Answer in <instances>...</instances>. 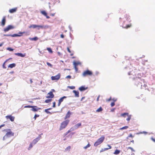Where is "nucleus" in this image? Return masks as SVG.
Here are the masks:
<instances>
[{
    "label": "nucleus",
    "instance_id": "9",
    "mask_svg": "<svg viewBox=\"0 0 155 155\" xmlns=\"http://www.w3.org/2000/svg\"><path fill=\"white\" fill-rule=\"evenodd\" d=\"M48 94L49 95L46 97L47 98H53L54 97V95L53 94V92L52 91H51L49 92L48 93Z\"/></svg>",
    "mask_w": 155,
    "mask_h": 155
},
{
    "label": "nucleus",
    "instance_id": "62",
    "mask_svg": "<svg viewBox=\"0 0 155 155\" xmlns=\"http://www.w3.org/2000/svg\"><path fill=\"white\" fill-rule=\"evenodd\" d=\"M95 74L96 75H97L99 74V72L97 71H96L95 72Z\"/></svg>",
    "mask_w": 155,
    "mask_h": 155
},
{
    "label": "nucleus",
    "instance_id": "33",
    "mask_svg": "<svg viewBox=\"0 0 155 155\" xmlns=\"http://www.w3.org/2000/svg\"><path fill=\"white\" fill-rule=\"evenodd\" d=\"M128 113L127 112L121 114V116L123 117H125L126 116H128Z\"/></svg>",
    "mask_w": 155,
    "mask_h": 155
},
{
    "label": "nucleus",
    "instance_id": "1",
    "mask_svg": "<svg viewBox=\"0 0 155 155\" xmlns=\"http://www.w3.org/2000/svg\"><path fill=\"white\" fill-rule=\"evenodd\" d=\"M105 139V137L104 136H102L101 137L98 139L97 141L94 144V146L95 147H97L100 144L104 141Z\"/></svg>",
    "mask_w": 155,
    "mask_h": 155
},
{
    "label": "nucleus",
    "instance_id": "22",
    "mask_svg": "<svg viewBox=\"0 0 155 155\" xmlns=\"http://www.w3.org/2000/svg\"><path fill=\"white\" fill-rule=\"evenodd\" d=\"M43 29H46L48 28L50 29L51 28V27L48 25H43Z\"/></svg>",
    "mask_w": 155,
    "mask_h": 155
},
{
    "label": "nucleus",
    "instance_id": "44",
    "mask_svg": "<svg viewBox=\"0 0 155 155\" xmlns=\"http://www.w3.org/2000/svg\"><path fill=\"white\" fill-rule=\"evenodd\" d=\"M71 149V147L70 146H69L68 147L65 149V150L67 151V150L70 151V149Z\"/></svg>",
    "mask_w": 155,
    "mask_h": 155
},
{
    "label": "nucleus",
    "instance_id": "19",
    "mask_svg": "<svg viewBox=\"0 0 155 155\" xmlns=\"http://www.w3.org/2000/svg\"><path fill=\"white\" fill-rule=\"evenodd\" d=\"M81 64V63L79 61H74L73 62V65L74 66H77L78 65Z\"/></svg>",
    "mask_w": 155,
    "mask_h": 155
},
{
    "label": "nucleus",
    "instance_id": "42",
    "mask_svg": "<svg viewBox=\"0 0 155 155\" xmlns=\"http://www.w3.org/2000/svg\"><path fill=\"white\" fill-rule=\"evenodd\" d=\"M131 26V24L130 25H127L126 26H125V27L123 26V28H128L130 27Z\"/></svg>",
    "mask_w": 155,
    "mask_h": 155
},
{
    "label": "nucleus",
    "instance_id": "5",
    "mask_svg": "<svg viewBox=\"0 0 155 155\" xmlns=\"http://www.w3.org/2000/svg\"><path fill=\"white\" fill-rule=\"evenodd\" d=\"M14 28L13 26L12 25H9L6 28H4V31L5 32L8 31L9 30L12 29Z\"/></svg>",
    "mask_w": 155,
    "mask_h": 155
},
{
    "label": "nucleus",
    "instance_id": "14",
    "mask_svg": "<svg viewBox=\"0 0 155 155\" xmlns=\"http://www.w3.org/2000/svg\"><path fill=\"white\" fill-rule=\"evenodd\" d=\"M73 92L74 93L75 97H79V92L78 91L73 90Z\"/></svg>",
    "mask_w": 155,
    "mask_h": 155
},
{
    "label": "nucleus",
    "instance_id": "37",
    "mask_svg": "<svg viewBox=\"0 0 155 155\" xmlns=\"http://www.w3.org/2000/svg\"><path fill=\"white\" fill-rule=\"evenodd\" d=\"M128 128V126H125L123 127L122 128H120V130H124V129H126Z\"/></svg>",
    "mask_w": 155,
    "mask_h": 155
},
{
    "label": "nucleus",
    "instance_id": "30",
    "mask_svg": "<svg viewBox=\"0 0 155 155\" xmlns=\"http://www.w3.org/2000/svg\"><path fill=\"white\" fill-rule=\"evenodd\" d=\"M21 36L20 35H18L17 34H14L13 35H11L10 34V36H11L12 37H18V36Z\"/></svg>",
    "mask_w": 155,
    "mask_h": 155
},
{
    "label": "nucleus",
    "instance_id": "32",
    "mask_svg": "<svg viewBox=\"0 0 155 155\" xmlns=\"http://www.w3.org/2000/svg\"><path fill=\"white\" fill-rule=\"evenodd\" d=\"M43 25H37L38 30H39L40 28L43 29Z\"/></svg>",
    "mask_w": 155,
    "mask_h": 155
},
{
    "label": "nucleus",
    "instance_id": "34",
    "mask_svg": "<svg viewBox=\"0 0 155 155\" xmlns=\"http://www.w3.org/2000/svg\"><path fill=\"white\" fill-rule=\"evenodd\" d=\"M52 101L51 99H47L45 100V102L46 103H48Z\"/></svg>",
    "mask_w": 155,
    "mask_h": 155
},
{
    "label": "nucleus",
    "instance_id": "25",
    "mask_svg": "<svg viewBox=\"0 0 155 155\" xmlns=\"http://www.w3.org/2000/svg\"><path fill=\"white\" fill-rule=\"evenodd\" d=\"M10 59H11V58H9L8 59H7L3 63V65H2V67L4 69H5L6 68V67L5 66V63H6V62L8 61V60Z\"/></svg>",
    "mask_w": 155,
    "mask_h": 155
},
{
    "label": "nucleus",
    "instance_id": "50",
    "mask_svg": "<svg viewBox=\"0 0 155 155\" xmlns=\"http://www.w3.org/2000/svg\"><path fill=\"white\" fill-rule=\"evenodd\" d=\"M53 106L52 107H56V102H54L53 103Z\"/></svg>",
    "mask_w": 155,
    "mask_h": 155
},
{
    "label": "nucleus",
    "instance_id": "47",
    "mask_svg": "<svg viewBox=\"0 0 155 155\" xmlns=\"http://www.w3.org/2000/svg\"><path fill=\"white\" fill-rule=\"evenodd\" d=\"M32 107H33V106L28 105H26V106H25L24 107H25V108H32Z\"/></svg>",
    "mask_w": 155,
    "mask_h": 155
},
{
    "label": "nucleus",
    "instance_id": "40",
    "mask_svg": "<svg viewBox=\"0 0 155 155\" xmlns=\"http://www.w3.org/2000/svg\"><path fill=\"white\" fill-rule=\"evenodd\" d=\"M91 145L89 144V143H88L87 146L84 147V149H86L88 147H89Z\"/></svg>",
    "mask_w": 155,
    "mask_h": 155
},
{
    "label": "nucleus",
    "instance_id": "61",
    "mask_svg": "<svg viewBox=\"0 0 155 155\" xmlns=\"http://www.w3.org/2000/svg\"><path fill=\"white\" fill-rule=\"evenodd\" d=\"M61 37L62 38H64V35L62 34L61 35Z\"/></svg>",
    "mask_w": 155,
    "mask_h": 155
},
{
    "label": "nucleus",
    "instance_id": "49",
    "mask_svg": "<svg viewBox=\"0 0 155 155\" xmlns=\"http://www.w3.org/2000/svg\"><path fill=\"white\" fill-rule=\"evenodd\" d=\"M115 105V103L114 102H113L111 103L110 105L111 107H113Z\"/></svg>",
    "mask_w": 155,
    "mask_h": 155
},
{
    "label": "nucleus",
    "instance_id": "58",
    "mask_svg": "<svg viewBox=\"0 0 155 155\" xmlns=\"http://www.w3.org/2000/svg\"><path fill=\"white\" fill-rule=\"evenodd\" d=\"M4 42H3L0 44V47H2L4 44Z\"/></svg>",
    "mask_w": 155,
    "mask_h": 155
},
{
    "label": "nucleus",
    "instance_id": "41",
    "mask_svg": "<svg viewBox=\"0 0 155 155\" xmlns=\"http://www.w3.org/2000/svg\"><path fill=\"white\" fill-rule=\"evenodd\" d=\"M68 87L71 89H74L75 88V87L74 86H68Z\"/></svg>",
    "mask_w": 155,
    "mask_h": 155
},
{
    "label": "nucleus",
    "instance_id": "2",
    "mask_svg": "<svg viewBox=\"0 0 155 155\" xmlns=\"http://www.w3.org/2000/svg\"><path fill=\"white\" fill-rule=\"evenodd\" d=\"M69 122V120H67L63 121L61 124L60 130H61L64 128L67 125Z\"/></svg>",
    "mask_w": 155,
    "mask_h": 155
},
{
    "label": "nucleus",
    "instance_id": "13",
    "mask_svg": "<svg viewBox=\"0 0 155 155\" xmlns=\"http://www.w3.org/2000/svg\"><path fill=\"white\" fill-rule=\"evenodd\" d=\"M5 18H6L5 16L3 17L2 20L1 25L2 26H4L5 25V22H6Z\"/></svg>",
    "mask_w": 155,
    "mask_h": 155
},
{
    "label": "nucleus",
    "instance_id": "60",
    "mask_svg": "<svg viewBox=\"0 0 155 155\" xmlns=\"http://www.w3.org/2000/svg\"><path fill=\"white\" fill-rule=\"evenodd\" d=\"M7 136V135H5L3 138V140H5V137Z\"/></svg>",
    "mask_w": 155,
    "mask_h": 155
},
{
    "label": "nucleus",
    "instance_id": "36",
    "mask_svg": "<svg viewBox=\"0 0 155 155\" xmlns=\"http://www.w3.org/2000/svg\"><path fill=\"white\" fill-rule=\"evenodd\" d=\"M25 32L23 31V32H21L20 31L18 33V35H20L21 36H18V37H21V36L22 35L24 34H25Z\"/></svg>",
    "mask_w": 155,
    "mask_h": 155
},
{
    "label": "nucleus",
    "instance_id": "56",
    "mask_svg": "<svg viewBox=\"0 0 155 155\" xmlns=\"http://www.w3.org/2000/svg\"><path fill=\"white\" fill-rule=\"evenodd\" d=\"M74 69H75V71H78V69L77 68V66H74Z\"/></svg>",
    "mask_w": 155,
    "mask_h": 155
},
{
    "label": "nucleus",
    "instance_id": "15",
    "mask_svg": "<svg viewBox=\"0 0 155 155\" xmlns=\"http://www.w3.org/2000/svg\"><path fill=\"white\" fill-rule=\"evenodd\" d=\"M87 88V87H85L84 86H82L79 87V90L81 91H85Z\"/></svg>",
    "mask_w": 155,
    "mask_h": 155
},
{
    "label": "nucleus",
    "instance_id": "26",
    "mask_svg": "<svg viewBox=\"0 0 155 155\" xmlns=\"http://www.w3.org/2000/svg\"><path fill=\"white\" fill-rule=\"evenodd\" d=\"M120 152V151L119 150L116 149L114 153V154L116 155H117L119 154Z\"/></svg>",
    "mask_w": 155,
    "mask_h": 155
},
{
    "label": "nucleus",
    "instance_id": "55",
    "mask_svg": "<svg viewBox=\"0 0 155 155\" xmlns=\"http://www.w3.org/2000/svg\"><path fill=\"white\" fill-rule=\"evenodd\" d=\"M67 49L69 53H71V51L70 50V49L69 48V47H67Z\"/></svg>",
    "mask_w": 155,
    "mask_h": 155
},
{
    "label": "nucleus",
    "instance_id": "20",
    "mask_svg": "<svg viewBox=\"0 0 155 155\" xmlns=\"http://www.w3.org/2000/svg\"><path fill=\"white\" fill-rule=\"evenodd\" d=\"M16 65V64H15L14 63H12V64H9L8 65V68H13L15 67Z\"/></svg>",
    "mask_w": 155,
    "mask_h": 155
},
{
    "label": "nucleus",
    "instance_id": "21",
    "mask_svg": "<svg viewBox=\"0 0 155 155\" xmlns=\"http://www.w3.org/2000/svg\"><path fill=\"white\" fill-rule=\"evenodd\" d=\"M38 39V38L37 37H35L33 38H29V39L31 41H36Z\"/></svg>",
    "mask_w": 155,
    "mask_h": 155
},
{
    "label": "nucleus",
    "instance_id": "31",
    "mask_svg": "<svg viewBox=\"0 0 155 155\" xmlns=\"http://www.w3.org/2000/svg\"><path fill=\"white\" fill-rule=\"evenodd\" d=\"M47 49L50 53H53V51L51 48H47Z\"/></svg>",
    "mask_w": 155,
    "mask_h": 155
},
{
    "label": "nucleus",
    "instance_id": "43",
    "mask_svg": "<svg viewBox=\"0 0 155 155\" xmlns=\"http://www.w3.org/2000/svg\"><path fill=\"white\" fill-rule=\"evenodd\" d=\"M46 64L48 66L52 68V65L50 63L48 62H47Z\"/></svg>",
    "mask_w": 155,
    "mask_h": 155
},
{
    "label": "nucleus",
    "instance_id": "52",
    "mask_svg": "<svg viewBox=\"0 0 155 155\" xmlns=\"http://www.w3.org/2000/svg\"><path fill=\"white\" fill-rule=\"evenodd\" d=\"M58 55L60 56H62V54L59 52H58Z\"/></svg>",
    "mask_w": 155,
    "mask_h": 155
},
{
    "label": "nucleus",
    "instance_id": "39",
    "mask_svg": "<svg viewBox=\"0 0 155 155\" xmlns=\"http://www.w3.org/2000/svg\"><path fill=\"white\" fill-rule=\"evenodd\" d=\"M34 145H33L32 143H31L29 145V146L28 148V150H30V149H31Z\"/></svg>",
    "mask_w": 155,
    "mask_h": 155
},
{
    "label": "nucleus",
    "instance_id": "27",
    "mask_svg": "<svg viewBox=\"0 0 155 155\" xmlns=\"http://www.w3.org/2000/svg\"><path fill=\"white\" fill-rule=\"evenodd\" d=\"M41 13L43 15L45 16H46V15L47 14L46 12L44 10L41 11Z\"/></svg>",
    "mask_w": 155,
    "mask_h": 155
},
{
    "label": "nucleus",
    "instance_id": "63",
    "mask_svg": "<svg viewBox=\"0 0 155 155\" xmlns=\"http://www.w3.org/2000/svg\"><path fill=\"white\" fill-rule=\"evenodd\" d=\"M5 126V124H3L0 126V128H1L2 127H4Z\"/></svg>",
    "mask_w": 155,
    "mask_h": 155
},
{
    "label": "nucleus",
    "instance_id": "18",
    "mask_svg": "<svg viewBox=\"0 0 155 155\" xmlns=\"http://www.w3.org/2000/svg\"><path fill=\"white\" fill-rule=\"evenodd\" d=\"M81 126V123H78L76 124L74 126V129H76L78 128L79 127Z\"/></svg>",
    "mask_w": 155,
    "mask_h": 155
},
{
    "label": "nucleus",
    "instance_id": "6",
    "mask_svg": "<svg viewBox=\"0 0 155 155\" xmlns=\"http://www.w3.org/2000/svg\"><path fill=\"white\" fill-rule=\"evenodd\" d=\"M61 74L59 73L57 75L55 76H52L51 77V79L52 81L57 80L58 81L59 79L60 78Z\"/></svg>",
    "mask_w": 155,
    "mask_h": 155
},
{
    "label": "nucleus",
    "instance_id": "46",
    "mask_svg": "<svg viewBox=\"0 0 155 155\" xmlns=\"http://www.w3.org/2000/svg\"><path fill=\"white\" fill-rule=\"evenodd\" d=\"M128 116V118L127 119V120L128 121H129L130 119H131V115H128L127 116Z\"/></svg>",
    "mask_w": 155,
    "mask_h": 155
},
{
    "label": "nucleus",
    "instance_id": "38",
    "mask_svg": "<svg viewBox=\"0 0 155 155\" xmlns=\"http://www.w3.org/2000/svg\"><path fill=\"white\" fill-rule=\"evenodd\" d=\"M6 49L10 51H12L14 50V49L11 47H8Z\"/></svg>",
    "mask_w": 155,
    "mask_h": 155
},
{
    "label": "nucleus",
    "instance_id": "51",
    "mask_svg": "<svg viewBox=\"0 0 155 155\" xmlns=\"http://www.w3.org/2000/svg\"><path fill=\"white\" fill-rule=\"evenodd\" d=\"M71 76L70 75H68L67 76H66L65 78H69V79H70L71 78Z\"/></svg>",
    "mask_w": 155,
    "mask_h": 155
},
{
    "label": "nucleus",
    "instance_id": "8",
    "mask_svg": "<svg viewBox=\"0 0 155 155\" xmlns=\"http://www.w3.org/2000/svg\"><path fill=\"white\" fill-rule=\"evenodd\" d=\"M33 107H32L31 110L34 112H36L38 111V110L41 109V108L38 107L37 106H33Z\"/></svg>",
    "mask_w": 155,
    "mask_h": 155
},
{
    "label": "nucleus",
    "instance_id": "4",
    "mask_svg": "<svg viewBox=\"0 0 155 155\" xmlns=\"http://www.w3.org/2000/svg\"><path fill=\"white\" fill-rule=\"evenodd\" d=\"M92 74L93 73L92 71L87 69L84 71L82 75L83 77H85L87 75L91 76Z\"/></svg>",
    "mask_w": 155,
    "mask_h": 155
},
{
    "label": "nucleus",
    "instance_id": "53",
    "mask_svg": "<svg viewBox=\"0 0 155 155\" xmlns=\"http://www.w3.org/2000/svg\"><path fill=\"white\" fill-rule=\"evenodd\" d=\"M128 149H130L131 150L133 151H135L131 147H128Z\"/></svg>",
    "mask_w": 155,
    "mask_h": 155
},
{
    "label": "nucleus",
    "instance_id": "10",
    "mask_svg": "<svg viewBox=\"0 0 155 155\" xmlns=\"http://www.w3.org/2000/svg\"><path fill=\"white\" fill-rule=\"evenodd\" d=\"M5 117L7 119H9L12 122L15 119V117L11 115L6 116Z\"/></svg>",
    "mask_w": 155,
    "mask_h": 155
},
{
    "label": "nucleus",
    "instance_id": "11",
    "mask_svg": "<svg viewBox=\"0 0 155 155\" xmlns=\"http://www.w3.org/2000/svg\"><path fill=\"white\" fill-rule=\"evenodd\" d=\"M15 54L16 55L22 58L25 57L26 55L25 54H23L21 53H15Z\"/></svg>",
    "mask_w": 155,
    "mask_h": 155
},
{
    "label": "nucleus",
    "instance_id": "7",
    "mask_svg": "<svg viewBox=\"0 0 155 155\" xmlns=\"http://www.w3.org/2000/svg\"><path fill=\"white\" fill-rule=\"evenodd\" d=\"M41 137L40 136V135H39L38 137L35 138V139H34L33 140L32 143L33 144V145H35L40 139Z\"/></svg>",
    "mask_w": 155,
    "mask_h": 155
},
{
    "label": "nucleus",
    "instance_id": "24",
    "mask_svg": "<svg viewBox=\"0 0 155 155\" xmlns=\"http://www.w3.org/2000/svg\"><path fill=\"white\" fill-rule=\"evenodd\" d=\"M29 28H37V25H31L29 27Z\"/></svg>",
    "mask_w": 155,
    "mask_h": 155
},
{
    "label": "nucleus",
    "instance_id": "28",
    "mask_svg": "<svg viewBox=\"0 0 155 155\" xmlns=\"http://www.w3.org/2000/svg\"><path fill=\"white\" fill-rule=\"evenodd\" d=\"M135 74L134 71H130L128 73V75H135Z\"/></svg>",
    "mask_w": 155,
    "mask_h": 155
},
{
    "label": "nucleus",
    "instance_id": "48",
    "mask_svg": "<svg viewBox=\"0 0 155 155\" xmlns=\"http://www.w3.org/2000/svg\"><path fill=\"white\" fill-rule=\"evenodd\" d=\"M71 131V130H68L67 132L64 134V135L65 136L67 135Z\"/></svg>",
    "mask_w": 155,
    "mask_h": 155
},
{
    "label": "nucleus",
    "instance_id": "23",
    "mask_svg": "<svg viewBox=\"0 0 155 155\" xmlns=\"http://www.w3.org/2000/svg\"><path fill=\"white\" fill-rule=\"evenodd\" d=\"M67 98V97L64 96L63 97H61L58 100V101H60L61 103L63 101L64 99Z\"/></svg>",
    "mask_w": 155,
    "mask_h": 155
},
{
    "label": "nucleus",
    "instance_id": "35",
    "mask_svg": "<svg viewBox=\"0 0 155 155\" xmlns=\"http://www.w3.org/2000/svg\"><path fill=\"white\" fill-rule=\"evenodd\" d=\"M45 112L47 114H52V113L49 111L48 110L46 109L45 110Z\"/></svg>",
    "mask_w": 155,
    "mask_h": 155
},
{
    "label": "nucleus",
    "instance_id": "57",
    "mask_svg": "<svg viewBox=\"0 0 155 155\" xmlns=\"http://www.w3.org/2000/svg\"><path fill=\"white\" fill-rule=\"evenodd\" d=\"M3 35L5 36H10V34H4Z\"/></svg>",
    "mask_w": 155,
    "mask_h": 155
},
{
    "label": "nucleus",
    "instance_id": "16",
    "mask_svg": "<svg viewBox=\"0 0 155 155\" xmlns=\"http://www.w3.org/2000/svg\"><path fill=\"white\" fill-rule=\"evenodd\" d=\"M107 146L108 147V148H104L102 149L100 151V152H103L104 151L107 150L108 149L111 148V146L110 145H107Z\"/></svg>",
    "mask_w": 155,
    "mask_h": 155
},
{
    "label": "nucleus",
    "instance_id": "59",
    "mask_svg": "<svg viewBox=\"0 0 155 155\" xmlns=\"http://www.w3.org/2000/svg\"><path fill=\"white\" fill-rule=\"evenodd\" d=\"M68 27H69V28L70 29V30L71 31H73V30H72V28L70 26V25H69V26H68Z\"/></svg>",
    "mask_w": 155,
    "mask_h": 155
},
{
    "label": "nucleus",
    "instance_id": "54",
    "mask_svg": "<svg viewBox=\"0 0 155 155\" xmlns=\"http://www.w3.org/2000/svg\"><path fill=\"white\" fill-rule=\"evenodd\" d=\"M133 137V136L132 135V134H130L127 137V139H128V137Z\"/></svg>",
    "mask_w": 155,
    "mask_h": 155
},
{
    "label": "nucleus",
    "instance_id": "29",
    "mask_svg": "<svg viewBox=\"0 0 155 155\" xmlns=\"http://www.w3.org/2000/svg\"><path fill=\"white\" fill-rule=\"evenodd\" d=\"M103 110V109L101 107H100L99 108H98L97 109V110L96 111V112H101Z\"/></svg>",
    "mask_w": 155,
    "mask_h": 155
},
{
    "label": "nucleus",
    "instance_id": "45",
    "mask_svg": "<svg viewBox=\"0 0 155 155\" xmlns=\"http://www.w3.org/2000/svg\"><path fill=\"white\" fill-rule=\"evenodd\" d=\"M39 116V115L38 114H35V116L34 117V118L35 120H36L37 117H38Z\"/></svg>",
    "mask_w": 155,
    "mask_h": 155
},
{
    "label": "nucleus",
    "instance_id": "64",
    "mask_svg": "<svg viewBox=\"0 0 155 155\" xmlns=\"http://www.w3.org/2000/svg\"><path fill=\"white\" fill-rule=\"evenodd\" d=\"M152 140L154 142H155V139L153 138V137H151V138Z\"/></svg>",
    "mask_w": 155,
    "mask_h": 155
},
{
    "label": "nucleus",
    "instance_id": "3",
    "mask_svg": "<svg viewBox=\"0 0 155 155\" xmlns=\"http://www.w3.org/2000/svg\"><path fill=\"white\" fill-rule=\"evenodd\" d=\"M9 130L10 131L7 132L5 135H7V136L5 137V139H7V138L10 137L11 136H13L14 135V133H12L11 131H10V129H5L3 130V131H7L8 130Z\"/></svg>",
    "mask_w": 155,
    "mask_h": 155
},
{
    "label": "nucleus",
    "instance_id": "12",
    "mask_svg": "<svg viewBox=\"0 0 155 155\" xmlns=\"http://www.w3.org/2000/svg\"><path fill=\"white\" fill-rule=\"evenodd\" d=\"M72 114V113L71 112L70 110H69L67 113L65 117L64 118V119L66 120L67 118H68L70 117V115Z\"/></svg>",
    "mask_w": 155,
    "mask_h": 155
},
{
    "label": "nucleus",
    "instance_id": "17",
    "mask_svg": "<svg viewBox=\"0 0 155 155\" xmlns=\"http://www.w3.org/2000/svg\"><path fill=\"white\" fill-rule=\"evenodd\" d=\"M17 10V8H15L11 9H10L9 10V12L11 13H13L15 12Z\"/></svg>",
    "mask_w": 155,
    "mask_h": 155
}]
</instances>
